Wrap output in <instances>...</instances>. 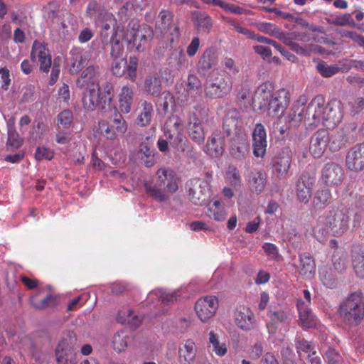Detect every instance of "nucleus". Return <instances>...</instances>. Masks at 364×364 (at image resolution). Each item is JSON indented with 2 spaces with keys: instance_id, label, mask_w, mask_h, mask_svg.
Returning <instances> with one entry per match:
<instances>
[{
  "instance_id": "1",
  "label": "nucleus",
  "mask_w": 364,
  "mask_h": 364,
  "mask_svg": "<svg viewBox=\"0 0 364 364\" xmlns=\"http://www.w3.org/2000/svg\"><path fill=\"white\" fill-rule=\"evenodd\" d=\"M290 103V93L284 88L274 92L269 83H262L255 92L252 97L253 109L259 113L267 112L271 117H278Z\"/></svg>"
},
{
  "instance_id": "2",
  "label": "nucleus",
  "mask_w": 364,
  "mask_h": 364,
  "mask_svg": "<svg viewBox=\"0 0 364 364\" xmlns=\"http://www.w3.org/2000/svg\"><path fill=\"white\" fill-rule=\"evenodd\" d=\"M350 209L343 203L332 205L327 212L326 223L317 221L313 234L320 242H324L328 235L341 237L349 229Z\"/></svg>"
},
{
  "instance_id": "3",
  "label": "nucleus",
  "mask_w": 364,
  "mask_h": 364,
  "mask_svg": "<svg viewBox=\"0 0 364 364\" xmlns=\"http://www.w3.org/2000/svg\"><path fill=\"white\" fill-rule=\"evenodd\" d=\"M144 188L146 194L157 202L166 201L169 193H173L178 189V178L176 172L169 168H161L156 172L154 184L146 181Z\"/></svg>"
},
{
  "instance_id": "4",
  "label": "nucleus",
  "mask_w": 364,
  "mask_h": 364,
  "mask_svg": "<svg viewBox=\"0 0 364 364\" xmlns=\"http://www.w3.org/2000/svg\"><path fill=\"white\" fill-rule=\"evenodd\" d=\"M338 314L342 322L348 326H357L364 318V295L361 291L350 294L339 306Z\"/></svg>"
},
{
  "instance_id": "5",
  "label": "nucleus",
  "mask_w": 364,
  "mask_h": 364,
  "mask_svg": "<svg viewBox=\"0 0 364 364\" xmlns=\"http://www.w3.org/2000/svg\"><path fill=\"white\" fill-rule=\"evenodd\" d=\"M98 128L100 134L105 139L115 141L118 139V136L124 135L127 132L128 124L122 114L115 108L113 115L110 117V121L100 120Z\"/></svg>"
},
{
  "instance_id": "6",
  "label": "nucleus",
  "mask_w": 364,
  "mask_h": 364,
  "mask_svg": "<svg viewBox=\"0 0 364 364\" xmlns=\"http://www.w3.org/2000/svg\"><path fill=\"white\" fill-rule=\"evenodd\" d=\"M326 100L321 95H316L309 103L304 115L299 114V119H304L305 124L312 128L320 124L324 126Z\"/></svg>"
},
{
  "instance_id": "7",
  "label": "nucleus",
  "mask_w": 364,
  "mask_h": 364,
  "mask_svg": "<svg viewBox=\"0 0 364 364\" xmlns=\"http://www.w3.org/2000/svg\"><path fill=\"white\" fill-rule=\"evenodd\" d=\"M188 198L196 205H203L211 196L210 185L205 179L194 178L186 183Z\"/></svg>"
},
{
  "instance_id": "8",
  "label": "nucleus",
  "mask_w": 364,
  "mask_h": 364,
  "mask_svg": "<svg viewBox=\"0 0 364 364\" xmlns=\"http://www.w3.org/2000/svg\"><path fill=\"white\" fill-rule=\"evenodd\" d=\"M123 38L127 43L128 50H135L137 52L144 51L149 42V36L134 21L128 23L124 31Z\"/></svg>"
},
{
  "instance_id": "9",
  "label": "nucleus",
  "mask_w": 364,
  "mask_h": 364,
  "mask_svg": "<svg viewBox=\"0 0 364 364\" xmlns=\"http://www.w3.org/2000/svg\"><path fill=\"white\" fill-rule=\"evenodd\" d=\"M232 87L231 81L225 75L217 73L211 76L210 82L205 83L204 94L210 99L222 98L230 92Z\"/></svg>"
},
{
  "instance_id": "10",
  "label": "nucleus",
  "mask_w": 364,
  "mask_h": 364,
  "mask_svg": "<svg viewBox=\"0 0 364 364\" xmlns=\"http://www.w3.org/2000/svg\"><path fill=\"white\" fill-rule=\"evenodd\" d=\"M223 130L227 136L245 133L243 119L238 109L233 108L227 111L223 119Z\"/></svg>"
},
{
  "instance_id": "11",
  "label": "nucleus",
  "mask_w": 364,
  "mask_h": 364,
  "mask_svg": "<svg viewBox=\"0 0 364 364\" xmlns=\"http://www.w3.org/2000/svg\"><path fill=\"white\" fill-rule=\"evenodd\" d=\"M346 168L354 173L364 170V142L356 144L350 147L345 158Z\"/></svg>"
},
{
  "instance_id": "12",
  "label": "nucleus",
  "mask_w": 364,
  "mask_h": 364,
  "mask_svg": "<svg viewBox=\"0 0 364 364\" xmlns=\"http://www.w3.org/2000/svg\"><path fill=\"white\" fill-rule=\"evenodd\" d=\"M218 300L215 296H206L198 299L195 304L197 316L202 322L208 321L216 313Z\"/></svg>"
},
{
  "instance_id": "13",
  "label": "nucleus",
  "mask_w": 364,
  "mask_h": 364,
  "mask_svg": "<svg viewBox=\"0 0 364 364\" xmlns=\"http://www.w3.org/2000/svg\"><path fill=\"white\" fill-rule=\"evenodd\" d=\"M344 170L338 164L327 163L321 170V181L328 186H338L343 181Z\"/></svg>"
},
{
  "instance_id": "14",
  "label": "nucleus",
  "mask_w": 364,
  "mask_h": 364,
  "mask_svg": "<svg viewBox=\"0 0 364 364\" xmlns=\"http://www.w3.org/2000/svg\"><path fill=\"white\" fill-rule=\"evenodd\" d=\"M100 68L97 65L87 67L76 80V85L80 89L100 87Z\"/></svg>"
},
{
  "instance_id": "15",
  "label": "nucleus",
  "mask_w": 364,
  "mask_h": 364,
  "mask_svg": "<svg viewBox=\"0 0 364 364\" xmlns=\"http://www.w3.org/2000/svg\"><path fill=\"white\" fill-rule=\"evenodd\" d=\"M343 117L342 102L337 99L330 100L326 105L324 126L333 128L341 122Z\"/></svg>"
},
{
  "instance_id": "16",
  "label": "nucleus",
  "mask_w": 364,
  "mask_h": 364,
  "mask_svg": "<svg viewBox=\"0 0 364 364\" xmlns=\"http://www.w3.org/2000/svg\"><path fill=\"white\" fill-rule=\"evenodd\" d=\"M315 180L309 173H303L299 176L296 183V194L300 202L306 204L309 201Z\"/></svg>"
},
{
  "instance_id": "17",
  "label": "nucleus",
  "mask_w": 364,
  "mask_h": 364,
  "mask_svg": "<svg viewBox=\"0 0 364 364\" xmlns=\"http://www.w3.org/2000/svg\"><path fill=\"white\" fill-rule=\"evenodd\" d=\"M173 14L168 10L160 11L156 22V29L164 36L170 34L172 36L179 35L178 27L173 24Z\"/></svg>"
},
{
  "instance_id": "18",
  "label": "nucleus",
  "mask_w": 364,
  "mask_h": 364,
  "mask_svg": "<svg viewBox=\"0 0 364 364\" xmlns=\"http://www.w3.org/2000/svg\"><path fill=\"white\" fill-rule=\"evenodd\" d=\"M252 136L254 156L263 158L266 154L267 141L265 128L261 123L255 124Z\"/></svg>"
},
{
  "instance_id": "19",
  "label": "nucleus",
  "mask_w": 364,
  "mask_h": 364,
  "mask_svg": "<svg viewBox=\"0 0 364 364\" xmlns=\"http://www.w3.org/2000/svg\"><path fill=\"white\" fill-rule=\"evenodd\" d=\"M218 63V55L213 47L206 48L200 56L197 63V72L200 76H205L208 72Z\"/></svg>"
},
{
  "instance_id": "20",
  "label": "nucleus",
  "mask_w": 364,
  "mask_h": 364,
  "mask_svg": "<svg viewBox=\"0 0 364 364\" xmlns=\"http://www.w3.org/2000/svg\"><path fill=\"white\" fill-rule=\"evenodd\" d=\"M70 68L71 74H77L84 68L90 62L92 53L90 51H85L80 48H74L70 52Z\"/></svg>"
},
{
  "instance_id": "21",
  "label": "nucleus",
  "mask_w": 364,
  "mask_h": 364,
  "mask_svg": "<svg viewBox=\"0 0 364 364\" xmlns=\"http://www.w3.org/2000/svg\"><path fill=\"white\" fill-rule=\"evenodd\" d=\"M166 136L168 140L170 145L176 151L180 152H185L187 151V154L191 159L196 158V153L193 147H189V142L183 132L171 133L166 132Z\"/></svg>"
},
{
  "instance_id": "22",
  "label": "nucleus",
  "mask_w": 364,
  "mask_h": 364,
  "mask_svg": "<svg viewBox=\"0 0 364 364\" xmlns=\"http://www.w3.org/2000/svg\"><path fill=\"white\" fill-rule=\"evenodd\" d=\"M291 162V156L282 151L272 159V173L279 179H284L287 177Z\"/></svg>"
},
{
  "instance_id": "23",
  "label": "nucleus",
  "mask_w": 364,
  "mask_h": 364,
  "mask_svg": "<svg viewBox=\"0 0 364 364\" xmlns=\"http://www.w3.org/2000/svg\"><path fill=\"white\" fill-rule=\"evenodd\" d=\"M328 134L325 129L317 131L311 138L309 151L314 158L321 157L327 146Z\"/></svg>"
},
{
  "instance_id": "24",
  "label": "nucleus",
  "mask_w": 364,
  "mask_h": 364,
  "mask_svg": "<svg viewBox=\"0 0 364 364\" xmlns=\"http://www.w3.org/2000/svg\"><path fill=\"white\" fill-rule=\"evenodd\" d=\"M229 137L230 154L236 159H244L247 155L249 149L246 134H238Z\"/></svg>"
},
{
  "instance_id": "25",
  "label": "nucleus",
  "mask_w": 364,
  "mask_h": 364,
  "mask_svg": "<svg viewBox=\"0 0 364 364\" xmlns=\"http://www.w3.org/2000/svg\"><path fill=\"white\" fill-rule=\"evenodd\" d=\"M255 315L247 306H239L235 313V322L236 325L245 331H250L253 328Z\"/></svg>"
},
{
  "instance_id": "26",
  "label": "nucleus",
  "mask_w": 364,
  "mask_h": 364,
  "mask_svg": "<svg viewBox=\"0 0 364 364\" xmlns=\"http://www.w3.org/2000/svg\"><path fill=\"white\" fill-rule=\"evenodd\" d=\"M341 273L331 269V266L325 265L318 269V277L322 284L328 289H333L338 287Z\"/></svg>"
},
{
  "instance_id": "27",
  "label": "nucleus",
  "mask_w": 364,
  "mask_h": 364,
  "mask_svg": "<svg viewBox=\"0 0 364 364\" xmlns=\"http://www.w3.org/2000/svg\"><path fill=\"white\" fill-rule=\"evenodd\" d=\"M186 129L193 141L198 144H202L204 142L205 132L200 119L196 114L189 117Z\"/></svg>"
},
{
  "instance_id": "28",
  "label": "nucleus",
  "mask_w": 364,
  "mask_h": 364,
  "mask_svg": "<svg viewBox=\"0 0 364 364\" xmlns=\"http://www.w3.org/2000/svg\"><path fill=\"white\" fill-rule=\"evenodd\" d=\"M247 184L252 193L259 194L264 190L267 183V174L263 170H252L248 174Z\"/></svg>"
},
{
  "instance_id": "29",
  "label": "nucleus",
  "mask_w": 364,
  "mask_h": 364,
  "mask_svg": "<svg viewBox=\"0 0 364 364\" xmlns=\"http://www.w3.org/2000/svg\"><path fill=\"white\" fill-rule=\"evenodd\" d=\"M100 87L85 89L82 96V105L85 109L94 111L98 106L102 107L103 101Z\"/></svg>"
},
{
  "instance_id": "30",
  "label": "nucleus",
  "mask_w": 364,
  "mask_h": 364,
  "mask_svg": "<svg viewBox=\"0 0 364 364\" xmlns=\"http://www.w3.org/2000/svg\"><path fill=\"white\" fill-rule=\"evenodd\" d=\"M299 321L304 328H314L316 325L315 316L306 301L301 299L297 301Z\"/></svg>"
},
{
  "instance_id": "31",
  "label": "nucleus",
  "mask_w": 364,
  "mask_h": 364,
  "mask_svg": "<svg viewBox=\"0 0 364 364\" xmlns=\"http://www.w3.org/2000/svg\"><path fill=\"white\" fill-rule=\"evenodd\" d=\"M299 274L305 279H311L315 274L316 263L309 253L300 254Z\"/></svg>"
},
{
  "instance_id": "32",
  "label": "nucleus",
  "mask_w": 364,
  "mask_h": 364,
  "mask_svg": "<svg viewBox=\"0 0 364 364\" xmlns=\"http://www.w3.org/2000/svg\"><path fill=\"white\" fill-rule=\"evenodd\" d=\"M225 140L220 134L213 133L206 143V151L213 157H218L223 153Z\"/></svg>"
},
{
  "instance_id": "33",
  "label": "nucleus",
  "mask_w": 364,
  "mask_h": 364,
  "mask_svg": "<svg viewBox=\"0 0 364 364\" xmlns=\"http://www.w3.org/2000/svg\"><path fill=\"white\" fill-rule=\"evenodd\" d=\"M134 100L133 87L124 85L119 94V108L124 114L131 112L132 105Z\"/></svg>"
},
{
  "instance_id": "34",
  "label": "nucleus",
  "mask_w": 364,
  "mask_h": 364,
  "mask_svg": "<svg viewBox=\"0 0 364 364\" xmlns=\"http://www.w3.org/2000/svg\"><path fill=\"white\" fill-rule=\"evenodd\" d=\"M186 100L191 98L193 101L200 96L202 92V82L195 74H189L187 77Z\"/></svg>"
},
{
  "instance_id": "35",
  "label": "nucleus",
  "mask_w": 364,
  "mask_h": 364,
  "mask_svg": "<svg viewBox=\"0 0 364 364\" xmlns=\"http://www.w3.org/2000/svg\"><path fill=\"white\" fill-rule=\"evenodd\" d=\"M144 89L146 92L154 97H157L161 95L162 91V83L161 78L157 73H152L146 77Z\"/></svg>"
},
{
  "instance_id": "36",
  "label": "nucleus",
  "mask_w": 364,
  "mask_h": 364,
  "mask_svg": "<svg viewBox=\"0 0 364 364\" xmlns=\"http://www.w3.org/2000/svg\"><path fill=\"white\" fill-rule=\"evenodd\" d=\"M168 66L173 70L179 71L188 66V59L181 48L174 49L168 59Z\"/></svg>"
},
{
  "instance_id": "37",
  "label": "nucleus",
  "mask_w": 364,
  "mask_h": 364,
  "mask_svg": "<svg viewBox=\"0 0 364 364\" xmlns=\"http://www.w3.org/2000/svg\"><path fill=\"white\" fill-rule=\"evenodd\" d=\"M154 114L153 105L151 102L144 101L139 108V114L136 119L137 124L141 127L148 126L152 119Z\"/></svg>"
},
{
  "instance_id": "38",
  "label": "nucleus",
  "mask_w": 364,
  "mask_h": 364,
  "mask_svg": "<svg viewBox=\"0 0 364 364\" xmlns=\"http://www.w3.org/2000/svg\"><path fill=\"white\" fill-rule=\"evenodd\" d=\"M137 157L146 167H151L156 163L155 150L151 149L147 144H141L137 151Z\"/></svg>"
},
{
  "instance_id": "39",
  "label": "nucleus",
  "mask_w": 364,
  "mask_h": 364,
  "mask_svg": "<svg viewBox=\"0 0 364 364\" xmlns=\"http://www.w3.org/2000/svg\"><path fill=\"white\" fill-rule=\"evenodd\" d=\"M331 192L328 188L318 190L313 200V206L314 209L322 210L325 209L331 202Z\"/></svg>"
},
{
  "instance_id": "40",
  "label": "nucleus",
  "mask_w": 364,
  "mask_h": 364,
  "mask_svg": "<svg viewBox=\"0 0 364 364\" xmlns=\"http://www.w3.org/2000/svg\"><path fill=\"white\" fill-rule=\"evenodd\" d=\"M267 316L269 318L270 323L272 325H277L279 323L288 324L291 322L293 317L291 311L288 309L269 311Z\"/></svg>"
},
{
  "instance_id": "41",
  "label": "nucleus",
  "mask_w": 364,
  "mask_h": 364,
  "mask_svg": "<svg viewBox=\"0 0 364 364\" xmlns=\"http://www.w3.org/2000/svg\"><path fill=\"white\" fill-rule=\"evenodd\" d=\"M132 341L128 331H119L114 333L112 338V346L117 352H122Z\"/></svg>"
},
{
  "instance_id": "42",
  "label": "nucleus",
  "mask_w": 364,
  "mask_h": 364,
  "mask_svg": "<svg viewBox=\"0 0 364 364\" xmlns=\"http://www.w3.org/2000/svg\"><path fill=\"white\" fill-rule=\"evenodd\" d=\"M196 355V344L192 340H187L179 349V357L186 364H194Z\"/></svg>"
},
{
  "instance_id": "43",
  "label": "nucleus",
  "mask_w": 364,
  "mask_h": 364,
  "mask_svg": "<svg viewBox=\"0 0 364 364\" xmlns=\"http://www.w3.org/2000/svg\"><path fill=\"white\" fill-rule=\"evenodd\" d=\"M193 20L199 29L209 32L213 27L212 18L205 12L194 11L191 13Z\"/></svg>"
},
{
  "instance_id": "44",
  "label": "nucleus",
  "mask_w": 364,
  "mask_h": 364,
  "mask_svg": "<svg viewBox=\"0 0 364 364\" xmlns=\"http://www.w3.org/2000/svg\"><path fill=\"white\" fill-rule=\"evenodd\" d=\"M258 31L279 39L284 38V32L276 24L270 22H257L255 24Z\"/></svg>"
},
{
  "instance_id": "45",
  "label": "nucleus",
  "mask_w": 364,
  "mask_h": 364,
  "mask_svg": "<svg viewBox=\"0 0 364 364\" xmlns=\"http://www.w3.org/2000/svg\"><path fill=\"white\" fill-rule=\"evenodd\" d=\"M58 303L57 296L51 294H48L41 300H38L36 296L31 298V304L36 309L53 308L56 306Z\"/></svg>"
},
{
  "instance_id": "46",
  "label": "nucleus",
  "mask_w": 364,
  "mask_h": 364,
  "mask_svg": "<svg viewBox=\"0 0 364 364\" xmlns=\"http://www.w3.org/2000/svg\"><path fill=\"white\" fill-rule=\"evenodd\" d=\"M110 32L111 36L108 38V43L106 45L110 44L111 46V58H116L123 57L124 46L121 43L120 40L117 38V32L115 30L112 29Z\"/></svg>"
},
{
  "instance_id": "47",
  "label": "nucleus",
  "mask_w": 364,
  "mask_h": 364,
  "mask_svg": "<svg viewBox=\"0 0 364 364\" xmlns=\"http://www.w3.org/2000/svg\"><path fill=\"white\" fill-rule=\"evenodd\" d=\"M347 254L343 250H336L332 255L331 269L343 274L346 268Z\"/></svg>"
},
{
  "instance_id": "48",
  "label": "nucleus",
  "mask_w": 364,
  "mask_h": 364,
  "mask_svg": "<svg viewBox=\"0 0 364 364\" xmlns=\"http://www.w3.org/2000/svg\"><path fill=\"white\" fill-rule=\"evenodd\" d=\"M208 210L211 213L209 216L216 221H224L227 217L225 209L219 200H215L212 203H210L208 205Z\"/></svg>"
},
{
  "instance_id": "49",
  "label": "nucleus",
  "mask_w": 364,
  "mask_h": 364,
  "mask_svg": "<svg viewBox=\"0 0 364 364\" xmlns=\"http://www.w3.org/2000/svg\"><path fill=\"white\" fill-rule=\"evenodd\" d=\"M209 343L212 346L213 351L220 357H223L228 352L225 343H220L218 336L213 332L209 333Z\"/></svg>"
},
{
  "instance_id": "50",
  "label": "nucleus",
  "mask_w": 364,
  "mask_h": 364,
  "mask_svg": "<svg viewBox=\"0 0 364 364\" xmlns=\"http://www.w3.org/2000/svg\"><path fill=\"white\" fill-rule=\"evenodd\" d=\"M49 54H50V50L45 43L38 41H35L33 43L31 51V58L32 61L36 62L38 59Z\"/></svg>"
},
{
  "instance_id": "51",
  "label": "nucleus",
  "mask_w": 364,
  "mask_h": 364,
  "mask_svg": "<svg viewBox=\"0 0 364 364\" xmlns=\"http://www.w3.org/2000/svg\"><path fill=\"white\" fill-rule=\"evenodd\" d=\"M105 22L102 25V28L101 31V38L102 41L104 44H107L108 43V31L111 30V28H114L117 24L116 18L114 15L111 13H106L105 14ZM114 30V28H112Z\"/></svg>"
},
{
  "instance_id": "52",
  "label": "nucleus",
  "mask_w": 364,
  "mask_h": 364,
  "mask_svg": "<svg viewBox=\"0 0 364 364\" xmlns=\"http://www.w3.org/2000/svg\"><path fill=\"white\" fill-rule=\"evenodd\" d=\"M352 264L355 274L358 277H364V254L363 252H353L352 255Z\"/></svg>"
},
{
  "instance_id": "53",
  "label": "nucleus",
  "mask_w": 364,
  "mask_h": 364,
  "mask_svg": "<svg viewBox=\"0 0 364 364\" xmlns=\"http://www.w3.org/2000/svg\"><path fill=\"white\" fill-rule=\"evenodd\" d=\"M57 125L59 129H68L73 122V114L71 110L65 109L60 112L57 117Z\"/></svg>"
},
{
  "instance_id": "54",
  "label": "nucleus",
  "mask_w": 364,
  "mask_h": 364,
  "mask_svg": "<svg viewBox=\"0 0 364 364\" xmlns=\"http://www.w3.org/2000/svg\"><path fill=\"white\" fill-rule=\"evenodd\" d=\"M318 73L323 77H330L337 74L341 68L336 65H328L322 61L316 65Z\"/></svg>"
},
{
  "instance_id": "55",
  "label": "nucleus",
  "mask_w": 364,
  "mask_h": 364,
  "mask_svg": "<svg viewBox=\"0 0 364 364\" xmlns=\"http://www.w3.org/2000/svg\"><path fill=\"white\" fill-rule=\"evenodd\" d=\"M225 180L235 188L240 186L241 177L238 169L235 166H229L225 173Z\"/></svg>"
},
{
  "instance_id": "56",
  "label": "nucleus",
  "mask_w": 364,
  "mask_h": 364,
  "mask_svg": "<svg viewBox=\"0 0 364 364\" xmlns=\"http://www.w3.org/2000/svg\"><path fill=\"white\" fill-rule=\"evenodd\" d=\"M102 90L103 92L101 93V97L103 101L102 109H105L106 105H109L114 99V91L112 83L110 82H106L103 85Z\"/></svg>"
},
{
  "instance_id": "57",
  "label": "nucleus",
  "mask_w": 364,
  "mask_h": 364,
  "mask_svg": "<svg viewBox=\"0 0 364 364\" xmlns=\"http://www.w3.org/2000/svg\"><path fill=\"white\" fill-rule=\"evenodd\" d=\"M72 338L68 339L64 338L60 341L55 350L56 358H58L60 355H68L70 353H74L72 347Z\"/></svg>"
},
{
  "instance_id": "58",
  "label": "nucleus",
  "mask_w": 364,
  "mask_h": 364,
  "mask_svg": "<svg viewBox=\"0 0 364 364\" xmlns=\"http://www.w3.org/2000/svg\"><path fill=\"white\" fill-rule=\"evenodd\" d=\"M138 63L139 60L136 56H130L129 60H127V64L125 65V73L127 75V78L129 79L132 82H135L136 80Z\"/></svg>"
},
{
  "instance_id": "59",
  "label": "nucleus",
  "mask_w": 364,
  "mask_h": 364,
  "mask_svg": "<svg viewBox=\"0 0 364 364\" xmlns=\"http://www.w3.org/2000/svg\"><path fill=\"white\" fill-rule=\"evenodd\" d=\"M154 297L158 298V301L164 304H169L177 300L176 293H166L161 291H151L149 294V298L153 299Z\"/></svg>"
},
{
  "instance_id": "60",
  "label": "nucleus",
  "mask_w": 364,
  "mask_h": 364,
  "mask_svg": "<svg viewBox=\"0 0 364 364\" xmlns=\"http://www.w3.org/2000/svg\"><path fill=\"white\" fill-rule=\"evenodd\" d=\"M112 60L111 69L113 75L117 77L124 75L126 73L125 65L127 60L123 57L112 58Z\"/></svg>"
},
{
  "instance_id": "61",
  "label": "nucleus",
  "mask_w": 364,
  "mask_h": 364,
  "mask_svg": "<svg viewBox=\"0 0 364 364\" xmlns=\"http://www.w3.org/2000/svg\"><path fill=\"white\" fill-rule=\"evenodd\" d=\"M296 348L297 353L300 355L301 353H304L308 355L315 350L314 345L311 342L307 341L304 338H300L296 341Z\"/></svg>"
},
{
  "instance_id": "62",
  "label": "nucleus",
  "mask_w": 364,
  "mask_h": 364,
  "mask_svg": "<svg viewBox=\"0 0 364 364\" xmlns=\"http://www.w3.org/2000/svg\"><path fill=\"white\" fill-rule=\"evenodd\" d=\"M349 112L351 115H355L364 109V97H360L348 103Z\"/></svg>"
},
{
  "instance_id": "63",
  "label": "nucleus",
  "mask_w": 364,
  "mask_h": 364,
  "mask_svg": "<svg viewBox=\"0 0 364 364\" xmlns=\"http://www.w3.org/2000/svg\"><path fill=\"white\" fill-rule=\"evenodd\" d=\"M11 22L18 25L19 27L26 29L28 28V17L26 15H21L17 11H12L10 14Z\"/></svg>"
},
{
  "instance_id": "64",
  "label": "nucleus",
  "mask_w": 364,
  "mask_h": 364,
  "mask_svg": "<svg viewBox=\"0 0 364 364\" xmlns=\"http://www.w3.org/2000/svg\"><path fill=\"white\" fill-rule=\"evenodd\" d=\"M102 6L97 0L89 1L85 14L89 18H92L96 14H101Z\"/></svg>"
}]
</instances>
